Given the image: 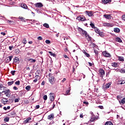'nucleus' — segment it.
<instances>
[{"label":"nucleus","instance_id":"obj_9","mask_svg":"<svg viewBox=\"0 0 125 125\" xmlns=\"http://www.w3.org/2000/svg\"><path fill=\"white\" fill-rule=\"evenodd\" d=\"M1 102L2 103H3V104L5 105V104H7V103L8 102V100H7V99L6 98H3L1 99Z\"/></svg>","mask_w":125,"mask_h":125},{"label":"nucleus","instance_id":"obj_2","mask_svg":"<svg viewBox=\"0 0 125 125\" xmlns=\"http://www.w3.org/2000/svg\"><path fill=\"white\" fill-rule=\"evenodd\" d=\"M55 79L54 77L51 75V74H49V82H50L51 84H53L55 83Z\"/></svg>","mask_w":125,"mask_h":125},{"label":"nucleus","instance_id":"obj_33","mask_svg":"<svg viewBox=\"0 0 125 125\" xmlns=\"http://www.w3.org/2000/svg\"><path fill=\"white\" fill-rule=\"evenodd\" d=\"M19 19L21 20V21H22V22H24L25 21V18L23 17H19Z\"/></svg>","mask_w":125,"mask_h":125},{"label":"nucleus","instance_id":"obj_25","mask_svg":"<svg viewBox=\"0 0 125 125\" xmlns=\"http://www.w3.org/2000/svg\"><path fill=\"white\" fill-rule=\"evenodd\" d=\"M28 61H30V63H35L36 62V60H34L33 59H27Z\"/></svg>","mask_w":125,"mask_h":125},{"label":"nucleus","instance_id":"obj_17","mask_svg":"<svg viewBox=\"0 0 125 125\" xmlns=\"http://www.w3.org/2000/svg\"><path fill=\"white\" fill-rule=\"evenodd\" d=\"M54 118V114L52 113L49 115L47 117L48 120H52V119Z\"/></svg>","mask_w":125,"mask_h":125},{"label":"nucleus","instance_id":"obj_45","mask_svg":"<svg viewBox=\"0 0 125 125\" xmlns=\"http://www.w3.org/2000/svg\"><path fill=\"white\" fill-rule=\"evenodd\" d=\"M15 84H16L17 85H20V81H16L15 83Z\"/></svg>","mask_w":125,"mask_h":125},{"label":"nucleus","instance_id":"obj_22","mask_svg":"<svg viewBox=\"0 0 125 125\" xmlns=\"http://www.w3.org/2000/svg\"><path fill=\"white\" fill-rule=\"evenodd\" d=\"M97 118L95 116L92 117L90 119V122H94V121H97Z\"/></svg>","mask_w":125,"mask_h":125},{"label":"nucleus","instance_id":"obj_48","mask_svg":"<svg viewBox=\"0 0 125 125\" xmlns=\"http://www.w3.org/2000/svg\"><path fill=\"white\" fill-rule=\"evenodd\" d=\"M38 41H42V36H39L38 37Z\"/></svg>","mask_w":125,"mask_h":125},{"label":"nucleus","instance_id":"obj_13","mask_svg":"<svg viewBox=\"0 0 125 125\" xmlns=\"http://www.w3.org/2000/svg\"><path fill=\"white\" fill-rule=\"evenodd\" d=\"M14 62H15V63H17V64H19V63H20L19 58L15 57L14 59Z\"/></svg>","mask_w":125,"mask_h":125},{"label":"nucleus","instance_id":"obj_5","mask_svg":"<svg viewBox=\"0 0 125 125\" xmlns=\"http://www.w3.org/2000/svg\"><path fill=\"white\" fill-rule=\"evenodd\" d=\"M103 55L104 57H108L109 58L111 57V55L108 52L104 51L103 52Z\"/></svg>","mask_w":125,"mask_h":125},{"label":"nucleus","instance_id":"obj_57","mask_svg":"<svg viewBox=\"0 0 125 125\" xmlns=\"http://www.w3.org/2000/svg\"><path fill=\"white\" fill-rule=\"evenodd\" d=\"M44 84H45V81H43L41 83V85H44Z\"/></svg>","mask_w":125,"mask_h":125},{"label":"nucleus","instance_id":"obj_24","mask_svg":"<svg viewBox=\"0 0 125 125\" xmlns=\"http://www.w3.org/2000/svg\"><path fill=\"white\" fill-rule=\"evenodd\" d=\"M48 53H49L51 56H53V57H56V55L55 54V53H53L51 51H48Z\"/></svg>","mask_w":125,"mask_h":125},{"label":"nucleus","instance_id":"obj_56","mask_svg":"<svg viewBox=\"0 0 125 125\" xmlns=\"http://www.w3.org/2000/svg\"><path fill=\"white\" fill-rule=\"evenodd\" d=\"M13 89H14V90H18V88L15 86L13 87Z\"/></svg>","mask_w":125,"mask_h":125},{"label":"nucleus","instance_id":"obj_18","mask_svg":"<svg viewBox=\"0 0 125 125\" xmlns=\"http://www.w3.org/2000/svg\"><path fill=\"white\" fill-rule=\"evenodd\" d=\"M21 7L24 9H27V8H28V6H27V5H26V4L24 3L21 4Z\"/></svg>","mask_w":125,"mask_h":125},{"label":"nucleus","instance_id":"obj_35","mask_svg":"<svg viewBox=\"0 0 125 125\" xmlns=\"http://www.w3.org/2000/svg\"><path fill=\"white\" fill-rule=\"evenodd\" d=\"M15 53L16 54H18L19 53H20V50L17 49L15 50Z\"/></svg>","mask_w":125,"mask_h":125},{"label":"nucleus","instance_id":"obj_16","mask_svg":"<svg viewBox=\"0 0 125 125\" xmlns=\"http://www.w3.org/2000/svg\"><path fill=\"white\" fill-rule=\"evenodd\" d=\"M85 12L89 17L93 16V13H92V11H86Z\"/></svg>","mask_w":125,"mask_h":125},{"label":"nucleus","instance_id":"obj_54","mask_svg":"<svg viewBox=\"0 0 125 125\" xmlns=\"http://www.w3.org/2000/svg\"><path fill=\"white\" fill-rule=\"evenodd\" d=\"M10 102H13V101H14V100H13V99L10 98V99H9Z\"/></svg>","mask_w":125,"mask_h":125},{"label":"nucleus","instance_id":"obj_34","mask_svg":"<svg viewBox=\"0 0 125 125\" xmlns=\"http://www.w3.org/2000/svg\"><path fill=\"white\" fill-rule=\"evenodd\" d=\"M120 73H121V74H125V69L124 68H122L120 70Z\"/></svg>","mask_w":125,"mask_h":125},{"label":"nucleus","instance_id":"obj_47","mask_svg":"<svg viewBox=\"0 0 125 125\" xmlns=\"http://www.w3.org/2000/svg\"><path fill=\"white\" fill-rule=\"evenodd\" d=\"M45 42L47 44H49V43H50V41L47 40L45 41Z\"/></svg>","mask_w":125,"mask_h":125},{"label":"nucleus","instance_id":"obj_42","mask_svg":"<svg viewBox=\"0 0 125 125\" xmlns=\"http://www.w3.org/2000/svg\"><path fill=\"white\" fill-rule=\"evenodd\" d=\"M43 26L44 27H45V28H49V25H48V24L47 23H44Z\"/></svg>","mask_w":125,"mask_h":125},{"label":"nucleus","instance_id":"obj_44","mask_svg":"<svg viewBox=\"0 0 125 125\" xmlns=\"http://www.w3.org/2000/svg\"><path fill=\"white\" fill-rule=\"evenodd\" d=\"M21 99L20 98H17L15 100V103H17V102H19L20 101Z\"/></svg>","mask_w":125,"mask_h":125},{"label":"nucleus","instance_id":"obj_23","mask_svg":"<svg viewBox=\"0 0 125 125\" xmlns=\"http://www.w3.org/2000/svg\"><path fill=\"white\" fill-rule=\"evenodd\" d=\"M104 17H105L106 19H111V15L105 14L104 16Z\"/></svg>","mask_w":125,"mask_h":125},{"label":"nucleus","instance_id":"obj_4","mask_svg":"<svg viewBox=\"0 0 125 125\" xmlns=\"http://www.w3.org/2000/svg\"><path fill=\"white\" fill-rule=\"evenodd\" d=\"M50 101H54L55 99V94L54 93H50L49 95Z\"/></svg>","mask_w":125,"mask_h":125},{"label":"nucleus","instance_id":"obj_49","mask_svg":"<svg viewBox=\"0 0 125 125\" xmlns=\"http://www.w3.org/2000/svg\"><path fill=\"white\" fill-rule=\"evenodd\" d=\"M99 35L100 36V37H103V32H101L99 33H98Z\"/></svg>","mask_w":125,"mask_h":125},{"label":"nucleus","instance_id":"obj_26","mask_svg":"<svg viewBox=\"0 0 125 125\" xmlns=\"http://www.w3.org/2000/svg\"><path fill=\"white\" fill-rule=\"evenodd\" d=\"M115 41L116 42H122V39H121V38H119V37H117L115 39Z\"/></svg>","mask_w":125,"mask_h":125},{"label":"nucleus","instance_id":"obj_63","mask_svg":"<svg viewBox=\"0 0 125 125\" xmlns=\"http://www.w3.org/2000/svg\"><path fill=\"white\" fill-rule=\"evenodd\" d=\"M88 64H89V66H92V63L88 62Z\"/></svg>","mask_w":125,"mask_h":125},{"label":"nucleus","instance_id":"obj_20","mask_svg":"<svg viewBox=\"0 0 125 125\" xmlns=\"http://www.w3.org/2000/svg\"><path fill=\"white\" fill-rule=\"evenodd\" d=\"M118 58L119 61H122V62L125 61V59L124 58V57L118 56Z\"/></svg>","mask_w":125,"mask_h":125},{"label":"nucleus","instance_id":"obj_61","mask_svg":"<svg viewBox=\"0 0 125 125\" xmlns=\"http://www.w3.org/2000/svg\"><path fill=\"white\" fill-rule=\"evenodd\" d=\"M1 35H2L3 36H5L6 33L5 32H1Z\"/></svg>","mask_w":125,"mask_h":125},{"label":"nucleus","instance_id":"obj_28","mask_svg":"<svg viewBox=\"0 0 125 125\" xmlns=\"http://www.w3.org/2000/svg\"><path fill=\"white\" fill-rule=\"evenodd\" d=\"M112 67H114L115 68H117L118 67V63L117 62H113L111 63Z\"/></svg>","mask_w":125,"mask_h":125},{"label":"nucleus","instance_id":"obj_37","mask_svg":"<svg viewBox=\"0 0 125 125\" xmlns=\"http://www.w3.org/2000/svg\"><path fill=\"white\" fill-rule=\"evenodd\" d=\"M90 25L93 29H95V25H94V24H93L92 22L90 23Z\"/></svg>","mask_w":125,"mask_h":125},{"label":"nucleus","instance_id":"obj_11","mask_svg":"<svg viewBox=\"0 0 125 125\" xmlns=\"http://www.w3.org/2000/svg\"><path fill=\"white\" fill-rule=\"evenodd\" d=\"M35 5L36 7H37L39 8H41V7H42V6H43V5H42V3L41 2L37 3L35 4Z\"/></svg>","mask_w":125,"mask_h":125},{"label":"nucleus","instance_id":"obj_38","mask_svg":"<svg viewBox=\"0 0 125 125\" xmlns=\"http://www.w3.org/2000/svg\"><path fill=\"white\" fill-rule=\"evenodd\" d=\"M95 32H96L97 34H99V33L100 32V31H99V29L97 28H95Z\"/></svg>","mask_w":125,"mask_h":125},{"label":"nucleus","instance_id":"obj_31","mask_svg":"<svg viewBox=\"0 0 125 125\" xmlns=\"http://www.w3.org/2000/svg\"><path fill=\"white\" fill-rule=\"evenodd\" d=\"M120 104H125V98H124L121 101L119 102Z\"/></svg>","mask_w":125,"mask_h":125},{"label":"nucleus","instance_id":"obj_60","mask_svg":"<svg viewBox=\"0 0 125 125\" xmlns=\"http://www.w3.org/2000/svg\"><path fill=\"white\" fill-rule=\"evenodd\" d=\"M64 51L65 52H67V51H69V50H68V48H64Z\"/></svg>","mask_w":125,"mask_h":125},{"label":"nucleus","instance_id":"obj_43","mask_svg":"<svg viewBox=\"0 0 125 125\" xmlns=\"http://www.w3.org/2000/svg\"><path fill=\"white\" fill-rule=\"evenodd\" d=\"M16 72V71L15 70H12L11 71V74L12 75V76H14L15 75V73Z\"/></svg>","mask_w":125,"mask_h":125},{"label":"nucleus","instance_id":"obj_8","mask_svg":"<svg viewBox=\"0 0 125 125\" xmlns=\"http://www.w3.org/2000/svg\"><path fill=\"white\" fill-rule=\"evenodd\" d=\"M8 116L11 118H14L16 116V113L14 111H12L8 114Z\"/></svg>","mask_w":125,"mask_h":125},{"label":"nucleus","instance_id":"obj_39","mask_svg":"<svg viewBox=\"0 0 125 125\" xmlns=\"http://www.w3.org/2000/svg\"><path fill=\"white\" fill-rule=\"evenodd\" d=\"M9 58V61L8 59H7V61H8V62H10V61H11V60H12V58H13V56H9L8 57Z\"/></svg>","mask_w":125,"mask_h":125},{"label":"nucleus","instance_id":"obj_62","mask_svg":"<svg viewBox=\"0 0 125 125\" xmlns=\"http://www.w3.org/2000/svg\"><path fill=\"white\" fill-rule=\"evenodd\" d=\"M66 78H63V79L62 80V83H64V82H65V81H66Z\"/></svg>","mask_w":125,"mask_h":125},{"label":"nucleus","instance_id":"obj_15","mask_svg":"<svg viewBox=\"0 0 125 125\" xmlns=\"http://www.w3.org/2000/svg\"><path fill=\"white\" fill-rule=\"evenodd\" d=\"M112 1L111 0H102L103 3L104 4H107V3H109V2H111Z\"/></svg>","mask_w":125,"mask_h":125},{"label":"nucleus","instance_id":"obj_10","mask_svg":"<svg viewBox=\"0 0 125 125\" xmlns=\"http://www.w3.org/2000/svg\"><path fill=\"white\" fill-rule=\"evenodd\" d=\"M31 120H32L31 117L27 118L26 120L24 121L23 123L24 125H26V124H28V123H31L32 121H31Z\"/></svg>","mask_w":125,"mask_h":125},{"label":"nucleus","instance_id":"obj_41","mask_svg":"<svg viewBox=\"0 0 125 125\" xmlns=\"http://www.w3.org/2000/svg\"><path fill=\"white\" fill-rule=\"evenodd\" d=\"M22 42H23L24 44H26L27 43V40H26V38H24L23 39Z\"/></svg>","mask_w":125,"mask_h":125},{"label":"nucleus","instance_id":"obj_53","mask_svg":"<svg viewBox=\"0 0 125 125\" xmlns=\"http://www.w3.org/2000/svg\"><path fill=\"white\" fill-rule=\"evenodd\" d=\"M87 37H88L89 41H91V37L89 36V35H88L87 33Z\"/></svg>","mask_w":125,"mask_h":125},{"label":"nucleus","instance_id":"obj_7","mask_svg":"<svg viewBox=\"0 0 125 125\" xmlns=\"http://www.w3.org/2000/svg\"><path fill=\"white\" fill-rule=\"evenodd\" d=\"M100 74H101V77L103 78L104 77V75H105V71L103 70V69H100L99 71Z\"/></svg>","mask_w":125,"mask_h":125},{"label":"nucleus","instance_id":"obj_21","mask_svg":"<svg viewBox=\"0 0 125 125\" xmlns=\"http://www.w3.org/2000/svg\"><path fill=\"white\" fill-rule=\"evenodd\" d=\"M7 23H9V24H10L11 25H13V24H15V22L11 20H7Z\"/></svg>","mask_w":125,"mask_h":125},{"label":"nucleus","instance_id":"obj_51","mask_svg":"<svg viewBox=\"0 0 125 125\" xmlns=\"http://www.w3.org/2000/svg\"><path fill=\"white\" fill-rule=\"evenodd\" d=\"M122 20H124V21H125V15H123L122 17Z\"/></svg>","mask_w":125,"mask_h":125},{"label":"nucleus","instance_id":"obj_3","mask_svg":"<svg viewBox=\"0 0 125 125\" xmlns=\"http://www.w3.org/2000/svg\"><path fill=\"white\" fill-rule=\"evenodd\" d=\"M79 31H80V33L82 34V35H84L86 38L87 37V32L85 30H83L82 28L79 27L78 28Z\"/></svg>","mask_w":125,"mask_h":125},{"label":"nucleus","instance_id":"obj_19","mask_svg":"<svg viewBox=\"0 0 125 125\" xmlns=\"http://www.w3.org/2000/svg\"><path fill=\"white\" fill-rule=\"evenodd\" d=\"M70 91H71V87H69V89L66 91L65 95H70L71 94Z\"/></svg>","mask_w":125,"mask_h":125},{"label":"nucleus","instance_id":"obj_29","mask_svg":"<svg viewBox=\"0 0 125 125\" xmlns=\"http://www.w3.org/2000/svg\"><path fill=\"white\" fill-rule=\"evenodd\" d=\"M114 31L115 33H120V30L118 28H115Z\"/></svg>","mask_w":125,"mask_h":125},{"label":"nucleus","instance_id":"obj_64","mask_svg":"<svg viewBox=\"0 0 125 125\" xmlns=\"http://www.w3.org/2000/svg\"><path fill=\"white\" fill-rule=\"evenodd\" d=\"M80 118H83V114H80Z\"/></svg>","mask_w":125,"mask_h":125},{"label":"nucleus","instance_id":"obj_52","mask_svg":"<svg viewBox=\"0 0 125 125\" xmlns=\"http://www.w3.org/2000/svg\"><path fill=\"white\" fill-rule=\"evenodd\" d=\"M83 104H85V105H88L89 103H88V102H83Z\"/></svg>","mask_w":125,"mask_h":125},{"label":"nucleus","instance_id":"obj_36","mask_svg":"<svg viewBox=\"0 0 125 125\" xmlns=\"http://www.w3.org/2000/svg\"><path fill=\"white\" fill-rule=\"evenodd\" d=\"M13 83H14V81H12V82H8L7 84L8 85H12V84H13Z\"/></svg>","mask_w":125,"mask_h":125},{"label":"nucleus","instance_id":"obj_40","mask_svg":"<svg viewBox=\"0 0 125 125\" xmlns=\"http://www.w3.org/2000/svg\"><path fill=\"white\" fill-rule=\"evenodd\" d=\"M4 122H9V117H5L4 119Z\"/></svg>","mask_w":125,"mask_h":125},{"label":"nucleus","instance_id":"obj_46","mask_svg":"<svg viewBox=\"0 0 125 125\" xmlns=\"http://www.w3.org/2000/svg\"><path fill=\"white\" fill-rule=\"evenodd\" d=\"M43 98L45 101L47 100V95H44L43 97Z\"/></svg>","mask_w":125,"mask_h":125},{"label":"nucleus","instance_id":"obj_32","mask_svg":"<svg viewBox=\"0 0 125 125\" xmlns=\"http://www.w3.org/2000/svg\"><path fill=\"white\" fill-rule=\"evenodd\" d=\"M25 89L27 90V91H29L30 89H31V86L27 85L25 87Z\"/></svg>","mask_w":125,"mask_h":125},{"label":"nucleus","instance_id":"obj_1","mask_svg":"<svg viewBox=\"0 0 125 125\" xmlns=\"http://www.w3.org/2000/svg\"><path fill=\"white\" fill-rule=\"evenodd\" d=\"M3 93L4 95H5L6 97L9 98L11 95V91L9 89H6Z\"/></svg>","mask_w":125,"mask_h":125},{"label":"nucleus","instance_id":"obj_27","mask_svg":"<svg viewBox=\"0 0 125 125\" xmlns=\"http://www.w3.org/2000/svg\"><path fill=\"white\" fill-rule=\"evenodd\" d=\"M110 85H111V83H106L105 85H104V87L105 88H106V89L109 88V87H110Z\"/></svg>","mask_w":125,"mask_h":125},{"label":"nucleus","instance_id":"obj_12","mask_svg":"<svg viewBox=\"0 0 125 125\" xmlns=\"http://www.w3.org/2000/svg\"><path fill=\"white\" fill-rule=\"evenodd\" d=\"M35 80H33V83H37L39 80H41V77L39 75H36L35 76Z\"/></svg>","mask_w":125,"mask_h":125},{"label":"nucleus","instance_id":"obj_6","mask_svg":"<svg viewBox=\"0 0 125 125\" xmlns=\"http://www.w3.org/2000/svg\"><path fill=\"white\" fill-rule=\"evenodd\" d=\"M6 89V87L5 86H3V85H2V84L1 86L0 87V93H3L4 91H5Z\"/></svg>","mask_w":125,"mask_h":125},{"label":"nucleus","instance_id":"obj_55","mask_svg":"<svg viewBox=\"0 0 125 125\" xmlns=\"http://www.w3.org/2000/svg\"><path fill=\"white\" fill-rule=\"evenodd\" d=\"M94 53H95V54L96 55H98V51H97V50H94Z\"/></svg>","mask_w":125,"mask_h":125},{"label":"nucleus","instance_id":"obj_50","mask_svg":"<svg viewBox=\"0 0 125 125\" xmlns=\"http://www.w3.org/2000/svg\"><path fill=\"white\" fill-rule=\"evenodd\" d=\"M85 55L86 56V57H90V55H89V54H88L87 53H85Z\"/></svg>","mask_w":125,"mask_h":125},{"label":"nucleus","instance_id":"obj_30","mask_svg":"<svg viewBox=\"0 0 125 125\" xmlns=\"http://www.w3.org/2000/svg\"><path fill=\"white\" fill-rule=\"evenodd\" d=\"M105 125H113V123L111 121H108L105 123Z\"/></svg>","mask_w":125,"mask_h":125},{"label":"nucleus","instance_id":"obj_14","mask_svg":"<svg viewBox=\"0 0 125 125\" xmlns=\"http://www.w3.org/2000/svg\"><path fill=\"white\" fill-rule=\"evenodd\" d=\"M77 19L78 20H79L80 21H85L86 20L85 19V17H78L77 18Z\"/></svg>","mask_w":125,"mask_h":125},{"label":"nucleus","instance_id":"obj_59","mask_svg":"<svg viewBox=\"0 0 125 125\" xmlns=\"http://www.w3.org/2000/svg\"><path fill=\"white\" fill-rule=\"evenodd\" d=\"M35 109H40V105H36Z\"/></svg>","mask_w":125,"mask_h":125},{"label":"nucleus","instance_id":"obj_58","mask_svg":"<svg viewBox=\"0 0 125 125\" xmlns=\"http://www.w3.org/2000/svg\"><path fill=\"white\" fill-rule=\"evenodd\" d=\"M98 107L100 108V109H104V107L102 105H99Z\"/></svg>","mask_w":125,"mask_h":125}]
</instances>
